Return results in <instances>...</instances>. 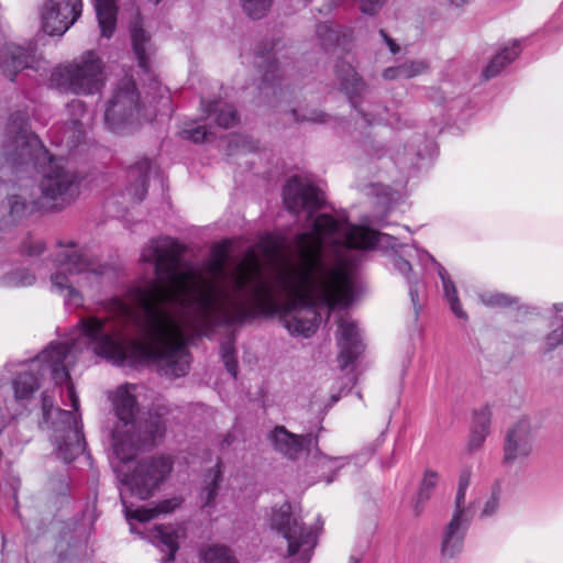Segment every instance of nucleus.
<instances>
[{
    "label": "nucleus",
    "instance_id": "nucleus-26",
    "mask_svg": "<svg viewBox=\"0 0 563 563\" xmlns=\"http://www.w3.org/2000/svg\"><path fill=\"white\" fill-rule=\"evenodd\" d=\"M95 10L103 37H111L117 25L118 7L115 0H95Z\"/></svg>",
    "mask_w": 563,
    "mask_h": 563
},
{
    "label": "nucleus",
    "instance_id": "nucleus-32",
    "mask_svg": "<svg viewBox=\"0 0 563 563\" xmlns=\"http://www.w3.org/2000/svg\"><path fill=\"white\" fill-rule=\"evenodd\" d=\"M472 471L463 468L459 475L457 490L455 495V510L474 511L472 504L466 505V490L471 484Z\"/></svg>",
    "mask_w": 563,
    "mask_h": 563
},
{
    "label": "nucleus",
    "instance_id": "nucleus-41",
    "mask_svg": "<svg viewBox=\"0 0 563 563\" xmlns=\"http://www.w3.org/2000/svg\"><path fill=\"white\" fill-rule=\"evenodd\" d=\"M101 60L95 52H87L82 55L79 64L76 65L74 70H101Z\"/></svg>",
    "mask_w": 563,
    "mask_h": 563
},
{
    "label": "nucleus",
    "instance_id": "nucleus-17",
    "mask_svg": "<svg viewBox=\"0 0 563 563\" xmlns=\"http://www.w3.org/2000/svg\"><path fill=\"white\" fill-rule=\"evenodd\" d=\"M0 65L3 70H36L40 68L32 49L7 43L0 49Z\"/></svg>",
    "mask_w": 563,
    "mask_h": 563
},
{
    "label": "nucleus",
    "instance_id": "nucleus-39",
    "mask_svg": "<svg viewBox=\"0 0 563 563\" xmlns=\"http://www.w3.org/2000/svg\"><path fill=\"white\" fill-rule=\"evenodd\" d=\"M492 411L488 406H484L474 412L472 428L489 432Z\"/></svg>",
    "mask_w": 563,
    "mask_h": 563
},
{
    "label": "nucleus",
    "instance_id": "nucleus-27",
    "mask_svg": "<svg viewBox=\"0 0 563 563\" xmlns=\"http://www.w3.org/2000/svg\"><path fill=\"white\" fill-rule=\"evenodd\" d=\"M222 476V463L221 461H218L217 464L210 468L205 476L203 486L200 494L202 508H212L216 505Z\"/></svg>",
    "mask_w": 563,
    "mask_h": 563
},
{
    "label": "nucleus",
    "instance_id": "nucleus-4",
    "mask_svg": "<svg viewBox=\"0 0 563 563\" xmlns=\"http://www.w3.org/2000/svg\"><path fill=\"white\" fill-rule=\"evenodd\" d=\"M3 156L12 167L33 165L42 168L41 190L49 207L63 209L78 197V176L65 168L63 159L49 155L40 137L30 131L26 111L10 115Z\"/></svg>",
    "mask_w": 563,
    "mask_h": 563
},
{
    "label": "nucleus",
    "instance_id": "nucleus-54",
    "mask_svg": "<svg viewBox=\"0 0 563 563\" xmlns=\"http://www.w3.org/2000/svg\"><path fill=\"white\" fill-rule=\"evenodd\" d=\"M484 74V79L485 80H488L492 78V73H483Z\"/></svg>",
    "mask_w": 563,
    "mask_h": 563
},
{
    "label": "nucleus",
    "instance_id": "nucleus-44",
    "mask_svg": "<svg viewBox=\"0 0 563 563\" xmlns=\"http://www.w3.org/2000/svg\"><path fill=\"white\" fill-rule=\"evenodd\" d=\"M208 131L205 126H196L181 131L183 139L190 140L195 143H202L207 140Z\"/></svg>",
    "mask_w": 563,
    "mask_h": 563
},
{
    "label": "nucleus",
    "instance_id": "nucleus-7",
    "mask_svg": "<svg viewBox=\"0 0 563 563\" xmlns=\"http://www.w3.org/2000/svg\"><path fill=\"white\" fill-rule=\"evenodd\" d=\"M271 520L272 528L286 539L288 555H298L297 563H309L317 544L316 531L292 514L288 503H284L278 509H275Z\"/></svg>",
    "mask_w": 563,
    "mask_h": 563
},
{
    "label": "nucleus",
    "instance_id": "nucleus-34",
    "mask_svg": "<svg viewBox=\"0 0 563 563\" xmlns=\"http://www.w3.org/2000/svg\"><path fill=\"white\" fill-rule=\"evenodd\" d=\"M481 301L493 308H505L519 303V298L498 291H486L479 295Z\"/></svg>",
    "mask_w": 563,
    "mask_h": 563
},
{
    "label": "nucleus",
    "instance_id": "nucleus-46",
    "mask_svg": "<svg viewBox=\"0 0 563 563\" xmlns=\"http://www.w3.org/2000/svg\"><path fill=\"white\" fill-rule=\"evenodd\" d=\"M379 35L383 40V42L386 44V46L388 47L389 52L396 56L398 54L401 53V47L400 45L393 38L390 37L385 30L380 29L379 30Z\"/></svg>",
    "mask_w": 563,
    "mask_h": 563
},
{
    "label": "nucleus",
    "instance_id": "nucleus-57",
    "mask_svg": "<svg viewBox=\"0 0 563 563\" xmlns=\"http://www.w3.org/2000/svg\"><path fill=\"white\" fill-rule=\"evenodd\" d=\"M386 70L391 71V70H396V69L394 67H388Z\"/></svg>",
    "mask_w": 563,
    "mask_h": 563
},
{
    "label": "nucleus",
    "instance_id": "nucleus-55",
    "mask_svg": "<svg viewBox=\"0 0 563 563\" xmlns=\"http://www.w3.org/2000/svg\"><path fill=\"white\" fill-rule=\"evenodd\" d=\"M349 563H361L360 560L352 558Z\"/></svg>",
    "mask_w": 563,
    "mask_h": 563
},
{
    "label": "nucleus",
    "instance_id": "nucleus-15",
    "mask_svg": "<svg viewBox=\"0 0 563 563\" xmlns=\"http://www.w3.org/2000/svg\"><path fill=\"white\" fill-rule=\"evenodd\" d=\"M474 511L455 510L446 525L442 538V554L454 558L463 548L464 537Z\"/></svg>",
    "mask_w": 563,
    "mask_h": 563
},
{
    "label": "nucleus",
    "instance_id": "nucleus-6",
    "mask_svg": "<svg viewBox=\"0 0 563 563\" xmlns=\"http://www.w3.org/2000/svg\"><path fill=\"white\" fill-rule=\"evenodd\" d=\"M56 271L51 275V291L64 298L68 308L84 303L81 289L98 287L108 267L86 255L74 241H58Z\"/></svg>",
    "mask_w": 563,
    "mask_h": 563
},
{
    "label": "nucleus",
    "instance_id": "nucleus-49",
    "mask_svg": "<svg viewBox=\"0 0 563 563\" xmlns=\"http://www.w3.org/2000/svg\"><path fill=\"white\" fill-rule=\"evenodd\" d=\"M430 64L424 60V59H417V60H412L410 63V66H409V70H416V71H419V70H426L428 68H430Z\"/></svg>",
    "mask_w": 563,
    "mask_h": 563
},
{
    "label": "nucleus",
    "instance_id": "nucleus-42",
    "mask_svg": "<svg viewBox=\"0 0 563 563\" xmlns=\"http://www.w3.org/2000/svg\"><path fill=\"white\" fill-rule=\"evenodd\" d=\"M44 250L45 244L43 240L34 236H27L21 245L22 253L27 254L30 256L40 255L44 252Z\"/></svg>",
    "mask_w": 563,
    "mask_h": 563
},
{
    "label": "nucleus",
    "instance_id": "nucleus-38",
    "mask_svg": "<svg viewBox=\"0 0 563 563\" xmlns=\"http://www.w3.org/2000/svg\"><path fill=\"white\" fill-rule=\"evenodd\" d=\"M349 77L343 78V90L350 98L360 95L364 89V82L360 76V73H346Z\"/></svg>",
    "mask_w": 563,
    "mask_h": 563
},
{
    "label": "nucleus",
    "instance_id": "nucleus-23",
    "mask_svg": "<svg viewBox=\"0 0 563 563\" xmlns=\"http://www.w3.org/2000/svg\"><path fill=\"white\" fill-rule=\"evenodd\" d=\"M121 500L125 510L126 518L135 519L137 521H150L161 514H169L178 508L181 503L179 498H170L159 501L155 507L143 506L133 510L126 505V501L122 495Z\"/></svg>",
    "mask_w": 563,
    "mask_h": 563
},
{
    "label": "nucleus",
    "instance_id": "nucleus-53",
    "mask_svg": "<svg viewBox=\"0 0 563 563\" xmlns=\"http://www.w3.org/2000/svg\"><path fill=\"white\" fill-rule=\"evenodd\" d=\"M385 78L394 79L395 78V73H385Z\"/></svg>",
    "mask_w": 563,
    "mask_h": 563
},
{
    "label": "nucleus",
    "instance_id": "nucleus-56",
    "mask_svg": "<svg viewBox=\"0 0 563 563\" xmlns=\"http://www.w3.org/2000/svg\"><path fill=\"white\" fill-rule=\"evenodd\" d=\"M332 481H333V477H329V478L327 479V483H328V484H330Z\"/></svg>",
    "mask_w": 563,
    "mask_h": 563
},
{
    "label": "nucleus",
    "instance_id": "nucleus-43",
    "mask_svg": "<svg viewBox=\"0 0 563 563\" xmlns=\"http://www.w3.org/2000/svg\"><path fill=\"white\" fill-rule=\"evenodd\" d=\"M489 432L472 428L467 449L470 452L477 451L482 448Z\"/></svg>",
    "mask_w": 563,
    "mask_h": 563
},
{
    "label": "nucleus",
    "instance_id": "nucleus-8",
    "mask_svg": "<svg viewBox=\"0 0 563 563\" xmlns=\"http://www.w3.org/2000/svg\"><path fill=\"white\" fill-rule=\"evenodd\" d=\"M170 455L159 454L139 461L134 470L123 475L122 482L132 495L142 500L151 498L173 471Z\"/></svg>",
    "mask_w": 563,
    "mask_h": 563
},
{
    "label": "nucleus",
    "instance_id": "nucleus-36",
    "mask_svg": "<svg viewBox=\"0 0 563 563\" xmlns=\"http://www.w3.org/2000/svg\"><path fill=\"white\" fill-rule=\"evenodd\" d=\"M243 9L253 19L263 18L271 8L272 0H241Z\"/></svg>",
    "mask_w": 563,
    "mask_h": 563
},
{
    "label": "nucleus",
    "instance_id": "nucleus-3",
    "mask_svg": "<svg viewBox=\"0 0 563 563\" xmlns=\"http://www.w3.org/2000/svg\"><path fill=\"white\" fill-rule=\"evenodd\" d=\"M104 316L106 311L103 310V317ZM93 317L95 316L80 318L77 324L79 334L76 339L66 342H52L42 353L30 361L27 364L29 369L21 372L12 382L16 401L31 398L34 391L40 387V378L45 377L47 374L55 385L66 383V390L65 394H62V401L64 406H70L74 412L54 408L53 397L48 396L46 393L42 395V411L45 422L52 420L53 415H56V421H52V428L55 433L54 440L57 445L58 455L67 463L84 453L86 449L82 423L80 415L78 413L79 398L69 376V369L75 365L77 356L82 352L84 346L87 347L90 345L97 355L119 366H133L145 362L117 363L111 357L98 353L95 346L96 344L92 342L91 338L85 333L84 329V321ZM100 317L102 318V316Z\"/></svg>",
    "mask_w": 563,
    "mask_h": 563
},
{
    "label": "nucleus",
    "instance_id": "nucleus-12",
    "mask_svg": "<svg viewBox=\"0 0 563 563\" xmlns=\"http://www.w3.org/2000/svg\"><path fill=\"white\" fill-rule=\"evenodd\" d=\"M534 445V433L532 426L527 419L517 421L506 433L503 448V464L512 466L522 463L532 453Z\"/></svg>",
    "mask_w": 563,
    "mask_h": 563
},
{
    "label": "nucleus",
    "instance_id": "nucleus-31",
    "mask_svg": "<svg viewBox=\"0 0 563 563\" xmlns=\"http://www.w3.org/2000/svg\"><path fill=\"white\" fill-rule=\"evenodd\" d=\"M519 53L520 43L519 41H514L510 45L503 47L493 56L486 70H501L508 67L519 56Z\"/></svg>",
    "mask_w": 563,
    "mask_h": 563
},
{
    "label": "nucleus",
    "instance_id": "nucleus-45",
    "mask_svg": "<svg viewBox=\"0 0 563 563\" xmlns=\"http://www.w3.org/2000/svg\"><path fill=\"white\" fill-rule=\"evenodd\" d=\"M318 463L323 468L339 470L345 465V457H330L324 455L319 459Z\"/></svg>",
    "mask_w": 563,
    "mask_h": 563
},
{
    "label": "nucleus",
    "instance_id": "nucleus-28",
    "mask_svg": "<svg viewBox=\"0 0 563 563\" xmlns=\"http://www.w3.org/2000/svg\"><path fill=\"white\" fill-rule=\"evenodd\" d=\"M427 257L438 268V274L442 280L444 295H445L448 301L450 302L452 312L457 318H464L465 312L463 311L462 306L460 303L455 285L451 280L446 269L440 263H438L431 255L427 254Z\"/></svg>",
    "mask_w": 563,
    "mask_h": 563
},
{
    "label": "nucleus",
    "instance_id": "nucleus-5",
    "mask_svg": "<svg viewBox=\"0 0 563 563\" xmlns=\"http://www.w3.org/2000/svg\"><path fill=\"white\" fill-rule=\"evenodd\" d=\"M132 385L120 386L113 397L117 423L112 431V448L122 462L131 461L139 451L152 449L166 430L165 420L159 413H148L144 420L136 421L137 404Z\"/></svg>",
    "mask_w": 563,
    "mask_h": 563
},
{
    "label": "nucleus",
    "instance_id": "nucleus-2",
    "mask_svg": "<svg viewBox=\"0 0 563 563\" xmlns=\"http://www.w3.org/2000/svg\"><path fill=\"white\" fill-rule=\"evenodd\" d=\"M380 234L330 214H319L311 229L297 233L292 244L295 262H285L271 275V302L253 307L254 311L283 310V321L291 334L310 336L317 330V307L329 311L345 308L353 300V277L346 253L371 250Z\"/></svg>",
    "mask_w": 563,
    "mask_h": 563
},
{
    "label": "nucleus",
    "instance_id": "nucleus-25",
    "mask_svg": "<svg viewBox=\"0 0 563 563\" xmlns=\"http://www.w3.org/2000/svg\"><path fill=\"white\" fill-rule=\"evenodd\" d=\"M285 45L278 41L260 45L254 52V64L258 68H278L283 66L282 59L288 57L283 53Z\"/></svg>",
    "mask_w": 563,
    "mask_h": 563
},
{
    "label": "nucleus",
    "instance_id": "nucleus-48",
    "mask_svg": "<svg viewBox=\"0 0 563 563\" xmlns=\"http://www.w3.org/2000/svg\"><path fill=\"white\" fill-rule=\"evenodd\" d=\"M221 357L235 354L234 343L232 339L222 343L220 349Z\"/></svg>",
    "mask_w": 563,
    "mask_h": 563
},
{
    "label": "nucleus",
    "instance_id": "nucleus-51",
    "mask_svg": "<svg viewBox=\"0 0 563 563\" xmlns=\"http://www.w3.org/2000/svg\"><path fill=\"white\" fill-rule=\"evenodd\" d=\"M451 5L455 8H461L465 5L470 0H448Z\"/></svg>",
    "mask_w": 563,
    "mask_h": 563
},
{
    "label": "nucleus",
    "instance_id": "nucleus-20",
    "mask_svg": "<svg viewBox=\"0 0 563 563\" xmlns=\"http://www.w3.org/2000/svg\"><path fill=\"white\" fill-rule=\"evenodd\" d=\"M151 172V161L142 158L128 169L129 186L126 194L132 201H142L147 192L148 174Z\"/></svg>",
    "mask_w": 563,
    "mask_h": 563
},
{
    "label": "nucleus",
    "instance_id": "nucleus-10",
    "mask_svg": "<svg viewBox=\"0 0 563 563\" xmlns=\"http://www.w3.org/2000/svg\"><path fill=\"white\" fill-rule=\"evenodd\" d=\"M82 13V0H46L41 8L42 29L48 35L62 36Z\"/></svg>",
    "mask_w": 563,
    "mask_h": 563
},
{
    "label": "nucleus",
    "instance_id": "nucleus-50",
    "mask_svg": "<svg viewBox=\"0 0 563 563\" xmlns=\"http://www.w3.org/2000/svg\"><path fill=\"white\" fill-rule=\"evenodd\" d=\"M302 121L324 122V114L313 111L309 117H303Z\"/></svg>",
    "mask_w": 563,
    "mask_h": 563
},
{
    "label": "nucleus",
    "instance_id": "nucleus-40",
    "mask_svg": "<svg viewBox=\"0 0 563 563\" xmlns=\"http://www.w3.org/2000/svg\"><path fill=\"white\" fill-rule=\"evenodd\" d=\"M10 214L13 219L21 218L27 210V202L21 195H11L8 198Z\"/></svg>",
    "mask_w": 563,
    "mask_h": 563
},
{
    "label": "nucleus",
    "instance_id": "nucleus-59",
    "mask_svg": "<svg viewBox=\"0 0 563 563\" xmlns=\"http://www.w3.org/2000/svg\"><path fill=\"white\" fill-rule=\"evenodd\" d=\"M561 11H563V5L561 7Z\"/></svg>",
    "mask_w": 563,
    "mask_h": 563
},
{
    "label": "nucleus",
    "instance_id": "nucleus-14",
    "mask_svg": "<svg viewBox=\"0 0 563 563\" xmlns=\"http://www.w3.org/2000/svg\"><path fill=\"white\" fill-rule=\"evenodd\" d=\"M336 340L340 349L338 361L344 369L358 357L363 349L356 323L350 318H341L338 322Z\"/></svg>",
    "mask_w": 563,
    "mask_h": 563
},
{
    "label": "nucleus",
    "instance_id": "nucleus-33",
    "mask_svg": "<svg viewBox=\"0 0 563 563\" xmlns=\"http://www.w3.org/2000/svg\"><path fill=\"white\" fill-rule=\"evenodd\" d=\"M203 563H238L232 551L225 545L213 544L201 553Z\"/></svg>",
    "mask_w": 563,
    "mask_h": 563
},
{
    "label": "nucleus",
    "instance_id": "nucleus-19",
    "mask_svg": "<svg viewBox=\"0 0 563 563\" xmlns=\"http://www.w3.org/2000/svg\"><path fill=\"white\" fill-rule=\"evenodd\" d=\"M131 41L133 52L137 59L139 67L146 70L152 66V58L154 56V47L151 42L150 35L143 29L140 16L131 23Z\"/></svg>",
    "mask_w": 563,
    "mask_h": 563
},
{
    "label": "nucleus",
    "instance_id": "nucleus-13",
    "mask_svg": "<svg viewBox=\"0 0 563 563\" xmlns=\"http://www.w3.org/2000/svg\"><path fill=\"white\" fill-rule=\"evenodd\" d=\"M104 73H52L51 81L63 92L92 95L103 87Z\"/></svg>",
    "mask_w": 563,
    "mask_h": 563
},
{
    "label": "nucleus",
    "instance_id": "nucleus-29",
    "mask_svg": "<svg viewBox=\"0 0 563 563\" xmlns=\"http://www.w3.org/2000/svg\"><path fill=\"white\" fill-rule=\"evenodd\" d=\"M389 263L394 269H396L398 273H400L401 275L407 277L408 285H409V296H410V299H411V302H412V306H413L416 312H418V310L420 309L419 289H420L421 283L419 279H412L409 276L411 273L410 263L396 253H394L389 256Z\"/></svg>",
    "mask_w": 563,
    "mask_h": 563
},
{
    "label": "nucleus",
    "instance_id": "nucleus-47",
    "mask_svg": "<svg viewBox=\"0 0 563 563\" xmlns=\"http://www.w3.org/2000/svg\"><path fill=\"white\" fill-rule=\"evenodd\" d=\"M222 361L224 363L227 371L233 376V378H236L238 361H236L235 354L223 356Z\"/></svg>",
    "mask_w": 563,
    "mask_h": 563
},
{
    "label": "nucleus",
    "instance_id": "nucleus-30",
    "mask_svg": "<svg viewBox=\"0 0 563 563\" xmlns=\"http://www.w3.org/2000/svg\"><path fill=\"white\" fill-rule=\"evenodd\" d=\"M439 478L440 475L437 471L431 468L424 471L416 498L415 511L417 515L421 512L422 505L431 498L433 490L438 486Z\"/></svg>",
    "mask_w": 563,
    "mask_h": 563
},
{
    "label": "nucleus",
    "instance_id": "nucleus-37",
    "mask_svg": "<svg viewBox=\"0 0 563 563\" xmlns=\"http://www.w3.org/2000/svg\"><path fill=\"white\" fill-rule=\"evenodd\" d=\"M501 495V487L499 483H495L492 487V494L489 498L485 501L484 507L481 511V518H487L494 516L498 508Z\"/></svg>",
    "mask_w": 563,
    "mask_h": 563
},
{
    "label": "nucleus",
    "instance_id": "nucleus-21",
    "mask_svg": "<svg viewBox=\"0 0 563 563\" xmlns=\"http://www.w3.org/2000/svg\"><path fill=\"white\" fill-rule=\"evenodd\" d=\"M150 538L162 552L166 553V556L162 559V563L173 562L179 549V529L173 525H158L151 530Z\"/></svg>",
    "mask_w": 563,
    "mask_h": 563
},
{
    "label": "nucleus",
    "instance_id": "nucleus-18",
    "mask_svg": "<svg viewBox=\"0 0 563 563\" xmlns=\"http://www.w3.org/2000/svg\"><path fill=\"white\" fill-rule=\"evenodd\" d=\"M67 113L69 122L64 128L59 143L73 148L78 145L84 135L82 121L87 115V111L82 101L74 99L67 104Z\"/></svg>",
    "mask_w": 563,
    "mask_h": 563
},
{
    "label": "nucleus",
    "instance_id": "nucleus-11",
    "mask_svg": "<svg viewBox=\"0 0 563 563\" xmlns=\"http://www.w3.org/2000/svg\"><path fill=\"white\" fill-rule=\"evenodd\" d=\"M283 198L289 211L294 213L308 211V220L312 218L314 211L324 205L323 192L299 176L291 177L287 181L283 190Z\"/></svg>",
    "mask_w": 563,
    "mask_h": 563
},
{
    "label": "nucleus",
    "instance_id": "nucleus-58",
    "mask_svg": "<svg viewBox=\"0 0 563 563\" xmlns=\"http://www.w3.org/2000/svg\"><path fill=\"white\" fill-rule=\"evenodd\" d=\"M155 3H158L161 0H153Z\"/></svg>",
    "mask_w": 563,
    "mask_h": 563
},
{
    "label": "nucleus",
    "instance_id": "nucleus-16",
    "mask_svg": "<svg viewBox=\"0 0 563 563\" xmlns=\"http://www.w3.org/2000/svg\"><path fill=\"white\" fill-rule=\"evenodd\" d=\"M268 440L277 452L288 459H296L314 439L310 433L298 435L289 432L284 426H277L269 432Z\"/></svg>",
    "mask_w": 563,
    "mask_h": 563
},
{
    "label": "nucleus",
    "instance_id": "nucleus-1",
    "mask_svg": "<svg viewBox=\"0 0 563 563\" xmlns=\"http://www.w3.org/2000/svg\"><path fill=\"white\" fill-rule=\"evenodd\" d=\"M142 260L154 264L156 279L129 291L130 302L111 298L104 317L84 321L85 333L98 353L117 363L152 361L163 375L181 377L189 369L187 340L209 335L221 324L242 322L253 307L271 302L268 283L253 249L230 271L225 246L213 252L208 280L181 263V247L173 239L152 240Z\"/></svg>",
    "mask_w": 563,
    "mask_h": 563
},
{
    "label": "nucleus",
    "instance_id": "nucleus-9",
    "mask_svg": "<svg viewBox=\"0 0 563 563\" xmlns=\"http://www.w3.org/2000/svg\"><path fill=\"white\" fill-rule=\"evenodd\" d=\"M140 110V95L134 79L125 73L108 101L106 123L112 131L120 132L126 124L139 119Z\"/></svg>",
    "mask_w": 563,
    "mask_h": 563
},
{
    "label": "nucleus",
    "instance_id": "nucleus-35",
    "mask_svg": "<svg viewBox=\"0 0 563 563\" xmlns=\"http://www.w3.org/2000/svg\"><path fill=\"white\" fill-rule=\"evenodd\" d=\"M35 276L27 269H15L1 279V285L4 287H26L33 285Z\"/></svg>",
    "mask_w": 563,
    "mask_h": 563
},
{
    "label": "nucleus",
    "instance_id": "nucleus-24",
    "mask_svg": "<svg viewBox=\"0 0 563 563\" xmlns=\"http://www.w3.org/2000/svg\"><path fill=\"white\" fill-rule=\"evenodd\" d=\"M316 34L323 47L343 46L351 42L353 31L350 27L340 26L330 22L317 25Z\"/></svg>",
    "mask_w": 563,
    "mask_h": 563
},
{
    "label": "nucleus",
    "instance_id": "nucleus-22",
    "mask_svg": "<svg viewBox=\"0 0 563 563\" xmlns=\"http://www.w3.org/2000/svg\"><path fill=\"white\" fill-rule=\"evenodd\" d=\"M201 108L207 118H214L216 123L223 129H230L239 122V115L233 104L222 100L201 99Z\"/></svg>",
    "mask_w": 563,
    "mask_h": 563
},
{
    "label": "nucleus",
    "instance_id": "nucleus-52",
    "mask_svg": "<svg viewBox=\"0 0 563 563\" xmlns=\"http://www.w3.org/2000/svg\"><path fill=\"white\" fill-rule=\"evenodd\" d=\"M553 308L559 311V312H562L563 311V302L562 303H555L553 306Z\"/></svg>",
    "mask_w": 563,
    "mask_h": 563
}]
</instances>
